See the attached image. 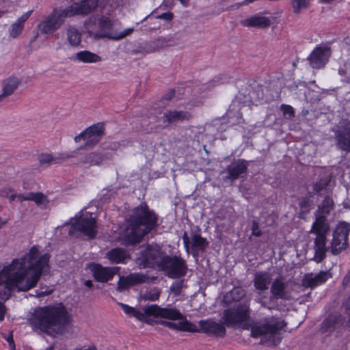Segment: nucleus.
I'll return each mask as SVG.
<instances>
[{"mask_svg": "<svg viewBox=\"0 0 350 350\" xmlns=\"http://www.w3.org/2000/svg\"><path fill=\"white\" fill-rule=\"evenodd\" d=\"M6 308L5 305L2 302H0V321L3 320Z\"/></svg>", "mask_w": 350, "mask_h": 350, "instance_id": "59", "label": "nucleus"}, {"mask_svg": "<svg viewBox=\"0 0 350 350\" xmlns=\"http://www.w3.org/2000/svg\"><path fill=\"white\" fill-rule=\"evenodd\" d=\"M334 206L335 204L332 194H327L325 196L322 202L318 206L317 211L314 212L315 220L309 232L316 235L313 246L314 250L313 260L318 263L323 261L326 256L328 249L326 247V236L330 232L327 216L334 210Z\"/></svg>", "mask_w": 350, "mask_h": 350, "instance_id": "4", "label": "nucleus"}, {"mask_svg": "<svg viewBox=\"0 0 350 350\" xmlns=\"http://www.w3.org/2000/svg\"><path fill=\"white\" fill-rule=\"evenodd\" d=\"M107 256L112 263H121L124 262L126 253L122 249L115 248L108 252Z\"/></svg>", "mask_w": 350, "mask_h": 350, "instance_id": "38", "label": "nucleus"}, {"mask_svg": "<svg viewBox=\"0 0 350 350\" xmlns=\"http://www.w3.org/2000/svg\"><path fill=\"white\" fill-rule=\"evenodd\" d=\"M31 201H33L38 206L46 208L49 204L47 197L40 192H29Z\"/></svg>", "mask_w": 350, "mask_h": 350, "instance_id": "42", "label": "nucleus"}, {"mask_svg": "<svg viewBox=\"0 0 350 350\" xmlns=\"http://www.w3.org/2000/svg\"><path fill=\"white\" fill-rule=\"evenodd\" d=\"M183 286V280H176L172 283L170 289L174 296H178L180 294Z\"/></svg>", "mask_w": 350, "mask_h": 350, "instance_id": "47", "label": "nucleus"}, {"mask_svg": "<svg viewBox=\"0 0 350 350\" xmlns=\"http://www.w3.org/2000/svg\"><path fill=\"white\" fill-rule=\"evenodd\" d=\"M244 27H251L259 29L267 28L271 25V21L268 17L260 15H254L245 18L241 22Z\"/></svg>", "mask_w": 350, "mask_h": 350, "instance_id": "28", "label": "nucleus"}, {"mask_svg": "<svg viewBox=\"0 0 350 350\" xmlns=\"http://www.w3.org/2000/svg\"><path fill=\"white\" fill-rule=\"evenodd\" d=\"M84 284L88 288H92L93 286V283H92V281H91V280L85 281Z\"/></svg>", "mask_w": 350, "mask_h": 350, "instance_id": "60", "label": "nucleus"}, {"mask_svg": "<svg viewBox=\"0 0 350 350\" xmlns=\"http://www.w3.org/2000/svg\"><path fill=\"white\" fill-rule=\"evenodd\" d=\"M35 329L53 336L64 334L71 326L72 317L62 303L36 308L28 318Z\"/></svg>", "mask_w": 350, "mask_h": 350, "instance_id": "2", "label": "nucleus"}, {"mask_svg": "<svg viewBox=\"0 0 350 350\" xmlns=\"http://www.w3.org/2000/svg\"><path fill=\"white\" fill-rule=\"evenodd\" d=\"M7 224V220H3L1 217H0V230Z\"/></svg>", "mask_w": 350, "mask_h": 350, "instance_id": "61", "label": "nucleus"}, {"mask_svg": "<svg viewBox=\"0 0 350 350\" xmlns=\"http://www.w3.org/2000/svg\"><path fill=\"white\" fill-rule=\"evenodd\" d=\"M17 199V194H12L10 197H9V200L10 202H12L14 200H15V199Z\"/></svg>", "mask_w": 350, "mask_h": 350, "instance_id": "62", "label": "nucleus"}, {"mask_svg": "<svg viewBox=\"0 0 350 350\" xmlns=\"http://www.w3.org/2000/svg\"><path fill=\"white\" fill-rule=\"evenodd\" d=\"M159 269L165 271L169 278H177L186 275L187 266L180 256H168L163 252V259Z\"/></svg>", "mask_w": 350, "mask_h": 350, "instance_id": "9", "label": "nucleus"}, {"mask_svg": "<svg viewBox=\"0 0 350 350\" xmlns=\"http://www.w3.org/2000/svg\"><path fill=\"white\" fill-rule=\"evenodd\" d=\"M332 51L327 45H318L307 57L309 65L314 69L325 67L331 56Z\"/></svg>", "mask_w": 350, "mask_h": 350, "instance_id": "16", "label": "nucleus"}, {"mask_svg": "<svg viewBox=\"0 0 350 350\" xmlns=\"http://www.w3.org/2000/svg\"><path fill=\"white\" fill-rule=\"evenodd\" d=\"M172 40L170 38L159 37L153 40L154 46L157 51L164 47L170 46L172 45Z\"/></svg>", "mask_w": 350, "mask_h": 350, "instance_id": "45", "label": "nucleus"}, {"mask_svg": "<svg viewBox=\"0 0 350 350\" xmlns=\"http://www.w3.org/2000/svg\"><path fill=\"white\" fill-rule=\"evenodd\" d=\"M17 200L20 202L29 200L30 196H29V193L17 194Z\"/></svg>", "mask_w": 350, "mask_h": 350, "instance_id": "56", "label": "nucleus"}, {"mask_svg": "<svg viewBox=\"0 0 350 350\" xmlns=\"http://www.w3.org/2000/svg\"><path fill=\"white\" fill-rule=\"evenodd\" d=\"M285 325L283 320L274 317H266L252 324L251 336L260 338L262 343L277 345L282 339L280 332Z\"/></svg>", "mask_w": 350, "mask_h": 350, "instance_id": "5", "label": "nucleus"}, {"mask_svg": "<svg viewBox=\"0 0 350 350\" xmlns=\"http://www.w3.org/2000/svg\"><path fill=\"white\" fill-rule=\"evenodd\" d=\"M163 252H165L162 251L157 245H148L144 250L140 252L137 262L143 268L157 267L159 269L163 259Z\"/></svg>", "mask_w": 350, "mask_h": 350, "instance_id": "11", "label": "nucleus"}, {"mask_svg": "<svg viewBox=\"0 0 350 350\" xmlns=\"http://www.w3.org/2000/svg\"><path fill=\"white\" fill-rule=\"evenodd\" d=\"M191 249L193 256H198L200 252H204L208 245L206 239L200 234L194 233L191 237Z\"/></svg>", "mask_w": 350, "mask_h": 350, "instance_id": "31", "label": "nucleus"}, {"mask_svg": "<svg viewBox=\"0 0 350 350\" xmlns=\"http://www.w3.org/2000/svg\"><path fill=\"white\" fill-rule=\"evenodd\" d=\"M83 350H97L96 347L94 345L90 346L88 348Z\"/></svg>", "mask_w": 350, "mask_h": 350, "instance_id": "64", "label": "nucleus"}, {"mask_svg": "<svg viewBox=\"0 0 350 350\" xmlns=\"http://www.w3.org/2000/svg\"><path fill=\"white\" fill-rule=\"evenodd\" d=\"M183 241L184 243V246L185 247L186 251L189 253V245L191 243L190 239L186 232L183 233Z\"/></svg>", "mask_w": 350, "mask_h": 350, "instance_id": "54", "label": "nucleus"}, {"mask_svg": "<svg viewBox=\"0 0 350 350\" xmlns=\"http://www.w3.org/2000/svg\"><path fill=\"white\" fill-rule=\"evenodd\" d=\"M105 156L100 152H90L79 159V163L88 166L98 165L105 160Z\"/></svg>", "mask_w": 350, "mask_h": 350, "instance_id": "32", "label": "nucleus"}, {"mask_svg": "<svg viewBox=\"0 0 350 350\" xmlns=\"http://www.w3.org/2000/svg\"><path fill=\"white\" fill-rule=\"evenodd\" d=\"M241 95H237L226 112L228 122L232 124H241L243 121L241 109L245 105H243Z\"/></svg>", "mask_w": 350, "mask_h": 350, "instance_id": "22", "label": "nucleus"}, {"mask_svg": "<svg viewBox=\"0 0 350 350\" xmlns=\"http://www.w3.org/2000/svg\"><path fill=\"white\" fill-rule=\"evenodd\" d=\"M120 267H103L98 263H92L90 270L94 279L99 282H107L118 273Z\"/></svg>", "mask_w": 350, "mask_h": 350, "instance_id": "21", "label": "nucleus"}, {"mask_svg": "<svg viewBox=\"0 0 350 350\" xmlns=\"http://www.w3.org/2000/svg\"><path fill=\"white\" fill-rule=\"evenodd\" d=\"M50 255H40L34 245L23 258L14 259L3 267L0 275V302L8 300L12 293L27 291L35 287L43 272L49 268Z\"/></svg>", "mask_w": 350, "mask_h": 350, "instance_id": "1", "label": "nucleus"}, {"mask_svg": "<svg viewBox=\"0 0 350 350\" xmlns=\"http://www.w3.org/2000/svg\"><path fill=\"white\" fill-rule=\"evenodd\" d=\"M140 49L142 52L146 53H151L157 51L155 46H154L153 40L140 46Z\"/></svg>", "mask_w": 350, "mask_h": 350, "instance_id": "49", "label": "nucleus"}, {"mask_svg": "<svg viewBox=\"0 0 350 350\" xmlns=\"http://www.w3.org/2000/svg\"><path fill=\"white\" fill-rule=\"evenodd\" d=\"M247 171V165L243 160H239L231 163L226 169V178L231 180L237 179Z\"/></svg>", "mask_w": 350, "mask_h": 350, "instance_id": "27", "label": "nucleus"}, {"mask_svg": "<svg viewBox=\"0 0 350 350\" xmlns=\"http://www.w3.org/2000/svg\"><path fill=\"white\" fill-rule=\"evenodd\" d=\"M253 282L254 286L257 290H267L272 282L271 274L266 271L256 272Z\"/></svg>", "mask_w": 350, "mask_h": 350, "instance_id": "30", "label": "nucleus"}, {"mask_svg": "<svg viewBox=\"0 0 350 350\" xmlns=\"http://www.w3.org/2000/svg\"><path fill=\"white\" fill-rule=\"evenodd\" d=\"M119 305L126 314L131 317H135L136 319L140 321L143 320L145 317L147 316L144 312H142L139 310H136L135 308L129 306V305L122 303H119Z\"/></svg>", "mask_w": 350, "mask_h": 350, "instance_id": "43", "label": "nucleus"}, {"mask_svg": "<svg viewBox=\"0 0 350 350\" xmlns=\"http://www.w3.org/2000/svg\"><path fill=\"white\" fill-rule=\"evenodd\" d=\"M295 14L300 13L301 10L306 9L310 0H290Z\"/></svg>", "mask_w": 350, "mask_h": 350, "instance_id": "44", "label": "nucleus"}, {"mask_svg": "<svg viewBox=\"0 0 350 350\" xmlns=\"http://www.w3.org/2000/svg\"><path fill=\"white\" fill-rule=\"evenodd\" d=\"M98 3L99 0H81L73 3L66 9L69 14V18L76 15L85 16L96 11Z\"/></svg>", "mask_w": 350, "mask_h": 350, "instance_id": "18", "label": "nucleus"}, {"mask_svg": "<svg viewBox=\"0 0 350 350\" xmlns=\"http://www.w3.org/2000/svg\"><path fill=\"white\" fill-rule=\"evenodd\" d=\"M270 302L279 299L289 301L292 299V289L290 282L283 275L277 276L270 286Z\"/></svg>", "mask_w": 350, "mask_h": 350, "instance_id": "14", "label": "nucleus"}, {"mask_svg": "<svg viewBox=\"0 0 350 350\" xmlns=\"http://www.w3.org/2000/svg\"><path fill=\"white\" fill-rule=\"evenodd\" d=\"M265 296L262 295V293H260L258 298V302L264 308H267L268 309L273 308V306H270L268 304V302L265 299Z\"/></svg>", "mask_w": 350, "mask_h": 350, "instance_id": "51", "label": "nucleus"}, {"mask_svg": "<svg viewBox=\"0 0 350 350\" xmlns=\"http://www.w3.org/2000/svg\"><path fill=\"white\" fill-rule=\"evenodd\" d=\"M105 133V128L103 123L98 122L88 126L74 138L76 143H79L81 140L84 142V144L77 150L94 147L99 143Z\"/></svg>", "mask_w": 350, "mask_h": 350, "instance_id": "8", "label": "nucleus"}, {"mask_svg": "<svg viewBox=\"0 0 350 350\" xmlns=\"http://www.w3.org/2000/svg\"><path fill=\"white\" fill-rule=\"evenodd\" d=\"M198 324L200 328H198V333L202 332L208 336L217 337H224L226 335V326L221 319L220 322L215 321L211 319L200 320Z\"/></svg>", "mask_w": 350, "mask_h": 350, "instance_id": "20", "label": "nucleus"}, {"mask_svg": "<svg viewBox=\"0 0 350 350\" xmlns=\"http://www.w3.org/2000/svg\"><path fill=\"white\" fill-rule=\"evenodd\" d=\"M337 148L346 153L350 152V120H342L332 129Z\"/></svg>", "mask_w": 350, "mask_h": 350, "instance_id": "15", "label": "nucleus"}, {"mask_svg": "<svg viewBox=\"0 0 350 350\" xmlns=\"http://www.w3.org/2000/svg\"><path fill=\"white\" fill-rule=\"evenodd\" d=\"M238 94H242V103L243 105L250 106V105H258L266 102L264 98L262 88L256 85L254 88L250 85H247L245 88H242Z\"/></svg>", "mask_w": 350, "mask_h": 350, "instance_id": "17", "label": "nucleus"}, {"mask_svg": "<svg viewBox=\"0 0 350 350\" xmlns=\"http://www.w3.org/2000/svg\"><path fill=\"white\" fill-rule=\"evenodd\" d=\"M3 338L8 342L10 350H16L12 332H10L8 336H4Z\"/></svg>", "mask_w": 350, "mask_h": 350, "instance_id": "52", "label": "nucleus"}, {"mask_svg": "<svg viewBox=\"0 0 350 350\" xmlns=\"http://www.w3.org/2000/svg\"><path fill=\"white\" fill-rule=\"evenodd\" d=\"M252 235L255 237H260L262 235V232L259 229L258 223L256 221H252Z\"/></svg>", "mask_w": 350, "mask_h": 350, "instance_id": "50", "label": "nucleus"}, {"mask_svg": "<svg viewBox=\"0 0 350 350\" xmlns=\"http://www.w3.org/2000/svg\"><path fill=\"white\" fill-rule=\"evenodd\" d=\"M142 276L140 275H130L129 277L124 278L123 277H120L119 281L118 282V290L122 291L125 289L129 285L134 282H142L143 280L142 279Z\"/></svg>", "mask_w": 350, "mask_h": 350, "instance_id": "39", "label": "nucleus"}, {"mask_svg": "<svg viewBox=\"0 0 350 350\" xmlns=\"http://www.w3.org/2000/svg\"><path fill=\"white\" fill-rule=\"evenodd\" d=\"M165 126L169 124H176L178 122L188 121L192 118V115L187 111L167 110L162 117Z\"/></svg>", "mask_w": 350, "mask_h": 350, "instance_id": "23", "label": "nucleus"}, {"mask_svg": "<svg viewBox=\"0 0 350 350\" xmlns=\"http://www.w3.org/2000/svg\"><path fill=\"white\" fill-rule=\"evenodd\" d=\"M159 216L146 203L135 207L126 221L122 241L126 245L139 243L144 237L159 226Z\"/></svg>", "mask_w": 350, "mask_h": 350, "instance_id": "3", "label": "nucleus"}, {"mask_svg": "<svg viewBox=\"0 0 350 350\" xmlns=\"http://www.w3.org/2000/svg\"><path fill=\"white\" fill-rule=\"evenodd\" d=\"M69 17L66 8H54L51 13L41 21L38 27L42 33L52 34L64 23L65 18Z\"/></svg>", "mask_w": 350, "mask_h": 350, "instance_id": "10", "label": "nucleus"}, {"mask_svg": "<svg viewBox=\"0 0 350 350\" xmlns=\"http://www.w3.org/2000/svg\"><path fill=\"white\" fill-rule=\"evenodd\" d=\"M47 295V293H44V292L41 291V292H40V293H37L36 296H37V297H43V296H44V295Z\"/></svg>", "mask_w": 350, "mask_h": 350, "instance_id": "63", "label": "nucleus"}, {"mask_svg": "<svg viewBox=\"0 0 350 350\" xmlns=\"http://www.w3.org/2000/svg\"><path fill=\"white\" fill-rule=\"evenodd\" d=\"M21 80L15 76H10L2 82V92L0 94V100L2 102L5 98L12 94L18 88Z\"/></svg>", "mask_w": 350, "mask_h": 350, "instance_id": "25", "label": "nucleus"}, {"mask_svg": "<svg viewBox=\"0 0 350 350\" xmlns=\"http://www.w3.org/2000/svg\"><path fill=\"white\" fill-rule=\"evenodd\" d=\"M159 296L160 291L154 288L144 293L142 297L145 300L154 301L157 300L159 298Z\"/></svg>", "mask_w": 350, "mask_h": 350, "instance_id": "46", "label": "nucleus"}, {"mask_svg": "<svg viewBox=\"0 0 350 350\" xmlns=\"http://www.w3.org/2000/svg\"><path fill=\"white\" fill-rule=\"evenodd\" d=\"M281 110L283 112L284 116L288 119H291L295 116L294 109L290 105L282 104L281 105Z\"/></svg>", "mask_w": 350, "mask_h": 350, "instance_id": "48", "label": "nucleus"}, {"mask_svg": "<svg viewBox=\"0 0 350 350\" xmlns=\"http://www.w3.org/2000/svg\"><path fill=\"white\" fill-rule=\"evenodd\" d=\"M250 317V309L246 304H239L224 310L221 319L227 327L245 329Z\"/></svg>", "mask_w": 350, "mask_h": 350, "instance_id": "6", "label": "nucleus"}, {"mask_svg": "<svg viewBox=\"0 0 350 350\" xmlns=\"http://www.w3.org/2000/svg\"><path fill=\"white\" fill-rule=\"evenodd\" d=\"M329 184V181L327 179L322 178L319 180L313 185L314 192L319 196L330 194Z\"/></svg>", "mask_w": 350, "mask_h": 350, "instance_id": "40", "label": "nucleus"}, {"mask_svg": "<svg viewBox=\"0 0 350 350\" xmlns=\"http://www.w3.org/2000/svg\"><path fill=\"white\" fill-rule=\"evenodd\" d=\"M299 206L300 209L299 217L304 219L312 208V201L309 197H304L299 200Z\"/></svg>", "mask_w": 350, "mask_h": 350, "instance_id": "41", "label": "nucleus"}, {"mask_svg": "<svg viewBox=\"0 0 350 350\" xmlns=\"http://www.w3.org/2000/svg\"><path fill=\"white\" fill-rule=\"evenodd\" d=\"M178 320H180L179 322L175 323L176 327L174 328V330L189 332L193 333L198 331V327L196 325L189 322L185 316L183 315V317L179 319Z\"/></svg>", "mask_w": 350, "mask_h": 350, "instance_id": "36", "label": "nucleus"}, {"mask_svg": "<svg viewBox=\"0 0 350 350\" xmlns=\"http://www.w3.org/2000/svg\"><path fill=\"white\" fill-rule=\"evenodd\" d=\"M174 91L171 90L170 92L167 93L165 96H163L162 99L163 100L170 101L171 100V98L174 96ZM163 104L167 105V103H165V101H163Z\"/></svg>", "mask_w": 350, "mask_h": 350, "instance_id": "58", "label": "nucleus"}, {"mask_svg": "<svg viewBox=\"0 0 350 350\" xmlns=\"http://www.w3.org/2000/svg\"><path fill=\"white\" fill-rule=\"evenodd\" d=\"M75 59L83 63H96L101 61V57L89 51H82L77 53Z\"/></svg>", "mask_w": 350, "mask_h": 350, "instance_id": "35", "label": "nucleus"}, {"mask_svg": "<svg viewBox=\"0 0 350 350\" xmlns=\"http://www.w3.org/2000/svg\"><path fill=\"white\" fill-rule=\"evenodd\" d=\"M68 42L70 45L78 46L81 41V35L79 30L72 26H69L66 30Z\"/></svg>", "mask_w": 350, "mask_h": 350, "instance_id": "37", "label": "nucleus"}, {"mask_svg": "<svg viewBox=\"0 0 350 350\" xmlns=\"http://www.w3.org/2000/svg\"><path fill=\"white\" fill-rule=\"evenodd\" d=\"M157 18L164 20L165 21H170L173 18V14L172 12H165L157 16Z\"/></svg>", "mask_w": 350, "mask_h": 350, "instance_id": "55", "label": "nucleus"}, {"mask_svg": "<svg viewBox=\"0 0 350 350\" xmlns=\"http://www.w3.org/2000/svg\"><path fill=\"white\" fill-rule=\"evenodd\" d=\"M75 157L74 152L71 154L62 153L55 157L51 154L42 153L38 156V161L41 165H51L60 163L66 159Z\"/></svg>", "mask_w": 350, "mask_h": 350, "instance_id": "26", "label": "nucleus"}, {"mask_svg": "<svg viewBox=\"0 0 350 350\" xmlns=\"http://www.w3.org/2000/svg\"><path fill=\"white\" fill-rule=\"evenodd\" d=\"M144 310L147 316L161 317L172 321H175L183 317V314L176 308H161L156 304L146 306Z\"/></svg>", "mask_w": 350, "mask_h": 350, "instance_id": "19", "label": "nucleus"}, {"mask_svg": "<svg viewBox=\"0 0 350 350\" xmlns=\"http://www.w3.org/2000/svg\"><path fill=\"white\" fill-rule=\"evenodd\" d=\"M331 277L329 271H321L317 274L308 273L303 278V284L305 286L314 288L325 283Z\"/></svg>", "mask_w": 350, "mask_h": 350, "instance_id": "24", "label": "nucleus"}, {"mask_svg": "<svg viewBox=\"0 0 350 350\" xmlns=\"http://www.w3.org/2000/svg\"><path fill=\"white\" fill-rule=\"evenodd\" d=\"M120 146V144L118 142H111L108 143L107 145L103 146L104 149H109L112 150H118Z\"/></svg>", "mask_w": 350, "mask_h": 350, "instance_id": "53", "label": "nucleus"}, {"mask_svg": "<svg viewBox=\"0 0 350 350\" xmlns=\"http://www.w3.org/2000/svg\"><path fill=\"white\" fill-rule=\"evenodd\" d=\"M246 296V291L240 286H236L228 292L224 297V301L230 304L233 301H239Z\"/></svg>", "mask_w": 350, "mask_h": 350, "instance_id": "33", "label": "nucleus"}, {"mask_svg": "<svg viewBox=\"0 0 350 350\" xmlns=\"http://www.w3.org/2000/svg\"><path fill=\"white\" fill-rule=\"evenodd\" d=\"M160 324L173 330H174V328L176 327L175 323L170 321H161Z\"/></svg>", "mask_w": 350, "mask_h": 350, "instance_id": "57", "label": "nucleus"}, {"mask_svg": "<svg viewBox=\"0 0 350 350\" xmlns=\"http://www.w3.org/2000/svg\"><path fill=\"white\" fill-rule=\"evenodd\" d=\"M350 232V226L345 222H340L337 225L332 234V239L330 246L328 247L327 252L330 248L331 252L333 255H338L342 251L345 250L348 245V236Z\"/></svg>", "mask_w": 350, "mask_h": 350, "instance_id": "13", "label": "nucleus"}, {"mask_svg": "<svg viewBox=\"0 0 350 350\" xmlns=\"http://www.w3.org/2000/svg\"><path fill=\"white\" fill-rule=\"evenodd\" d=\"M31 13V10L24 13L17 19L15 23L10 25L8 30L10 37L12 38H16L22 33V31L24 29L25 23L29 18Z\"/></svg>", "mask_w": 350, "mask_h": 350, "instance_id": "29", "label": "nucleus"}, {"mask_svg": "<svg viewBox=\"0 0 350 350\" xmlns=\"http://www.w3.org/2000/svg\"><path fill=\"white\" fill-rule=\"evenodd\" d=\"M115 21L106 16H100L98 21V31L96 36L100 38H109L118 40L129 35L133 29L128 28L122 32L113 29Z\"/></svg>", "mask_w": 350, "mask_h": 350, "instance_id": "12", "label": "nucleus"}, {"mask_svg": "<svg viewBox=\"0 0 350 350\" xmlns=\"http://www.w3.org/2000/svg\"><path fill=\"white\" fill-rule=\"evenodd\" d=\"M341 317L338 314H329L322 323L321 330L323 332L334 331L337 325L340 323Z\"/></svg>", "mask_w": 350, "mask_h": 350, "instance_id": "34", "label": "nucleus"}, {"mask_svg": "<svg viewBox=\"0 0 350 350\" xmlns=\"http://www.w3.org/2000/svg\"><path fill=\"white\" fill-rule=\"evenodd\" d=\"M71 224L68 232L69 235L79 237L87 236L90 239H94L97 234L96 220L90 216L82 217L77 215L75 218H70L65 225Z\"/></svg>", "mask_w": 350, "mask_h": 350, "instance_id": "7", "label": "nucleus"}]
</instances>
